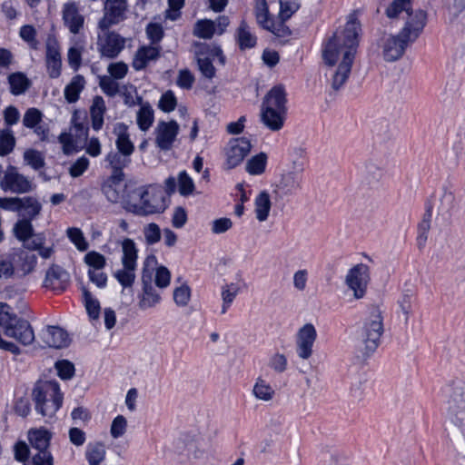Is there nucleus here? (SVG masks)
I'll list each match as a JSON object with an SVG mask.
<instances>
[{
	"instance_id": "obj_1",
	"label": "nucleus",
	"mask_w": 465,
	"mask_h": 465,
	"mask_svg": "<svg viewBox=\"0 0 465 465\" xmlns=\"http://www.w3.org/2000/svg\"><path fill=\"white\" fill-rule=\"evenodd\" d=\"M361 24L351 15L343 29L334 32L322 48V59L327 65L325 76L334 91L347 82L359 45Z\"/></svg>"
},
{
	"instance_id": "obj_2",
	"label": "nucleus",
	"mask_w": 465,
	"mask_h": 465,
	"mask_svg": "<svg viewBox=\"0 0 465 465\" xmlns=\"http://www.w3.org/2000/svg\"><path fill=\"white\" fill-rule=\"evenodd\" d=\"M384 333V312L378 304H371L355 332V347L363 356H371L379 347Z\"/></svg>"
},
{
	"instance_id": "obj_3",
	"label": "nucleus",
	"mask_w": 465,
	"mask_h": 465,
	"mask_svg": "<svg viewBox=\"0 0 465 465\" xmlns=\"http://www.w3.org/2000/svg\"><path fill=\"white\" fill-rule=\"evenodd\" d=\"M411 1L393 0L386 9V15L389 19L404 20V25L398 34L409 45L419 38L427 23V13L421 9L412 10Z\"/></svg>"
},
{
	"instance_id": "obj_4",
	"label": "nucleus",
	"mask_w": 465,
	"mask_h": 465,
	"mask_svg": "<svg viewBox=\"0 0 465 465\" xmlns=\"http://www.w3.org/2000/svg\"><path fill=\"white\" fill-rule=\"evenodd\" d=\"M166 207L163 192L153 185L135 187L126 196V210L136 215L161 213Z\"/></svg>"
},
{
	"instance_id": "obj_5",
	"label": "nucleus",
	"mask_w": 465,
	"mask_h": 465,
	"mask_svg": "<svg viewBox=\"0 0 465 465\" xmlns=\"http://www.w3.org/2000/svg\"><path fill=\"white\" fill-rule=\"evenodd\" d=\"M447 405L445 433L450 440L460 445L465 440V387H455Z\"/></svg>"
},
{
	"instance_id": "obj_6",
	"label": "nucleus",
	"mask_w": 465,
	"mask_h": 465,
	"mask_svg": "<svg viewBox=\"0 0 465 465\" xmlns=\"http://www.w3.org/2000/svg\"><path fill=\"white\" fill-rule=\"evenodd\" d=\"M456 208L455 191L452 186L445 185L436 196L432 206L433 228L440 230L447 227L451 221L453 212Z\"/></svg>"
},
{
	"instance_id": "obj_7",
	"label": "nucleus",
	"mask_w": 465,
	"mask_h": 465,
	"mask_svg": "<svg viewBox=\"0 0 465 465\" xmlns=\"http://www.w3.org/2000/svg\"><path fill=\"white\" fill-rule=\"evenodd\" d=\"M122 247V265L123 268L117 270L114 277L123 287H131L135 280V271L137 267L138 250L135 242L130 238H125L121 242Z\"/></svg>"
},
{
	"instance_id": "obj_8",
	"label": "nucleus",
	"mask_w": 465,
	"mask_h": 465,
	"mask_svg": "<svg viewBox=\"0 0 465 465\" xmlns=\"http://www.w3.org/2000/svg\"><path fill=\"white\" fill-rule=\"evenodd\" d=\"M32 448V461L25 465H53V457L48 451L50 434L45 430H34L28 433Z\"/></svg>"
},
{
	"instance_id": "obj_9",
	"label": "nucleus",
	"mask_w": 465,
	"mask_h": 465,
	"mask_svg": "<svg viewBox=\"0 0 465 465\" xmlns=\"http://www.w3.org/2000/svg\"><path fill=\"white\" fill-rule=\"evenodd\" d=\"M124 176L110 174L102 185V192L109 202L122 203L126 209V196L135 186L132 182L124 183Z\"/></svg>"
},
{
	"instance_id": "obj_10",
	"label": "nucleus",
	"mask_w": 465,
	"mask_h": 465,
	"mask_svg": "<svg viewBox=\"0 0 465 465\" xmlns=\"http://www.w3.org/2000/svg\"><path fill=\"white\" fill-rule=\"evenodd\" d=\"M302 165H295L292 169L285 170L274 185L275 196L282 199L301 191L302 189Z\"/></svg>"
},
{
	"instance_id": "obj_11",
	"label": "nucleus",
	"mask_w": 465,
	"mask_h": 465,
	"mask_svg": "<svg viewBox=\"0 0 465 465\" xmlns=\"http://www.w3.org/2000/svg\"><path fill=\"white\" fill-rule=\"evenodd\" d=\"M194 54L197 59L199 70L206 78L212 79L215 75V68L212 59L219 57L221 63H224V56L218 46H211L207 44L197 43L194 45Z\"/></svg>"
},
{
	"instance_id": "obj_12",
	"label": "nucleus",
	"mask_w": 465,
	"mask_h": 465,
	"mask_svg": "<svg viewBox=\"0 0 465 465\" xmlns=\"http://www.w3.org/2000/svg\"><path fill=\"white\" fill-rule=\"evenodd\" d=\"M369 282V267L363 263H358L351 267L344 280L347 288L352 292V296L356 300H361L365 296Z\"/></svg>"
},
{
	"instance_id": "obj_13",
	"label": "nucleus",
	"mask_w": 465,
	"mask_h": 465,
	"mask_svg": "<svg viewBox=\"0 0 465 465\" xmlns=\"http://www.w3.org/2000/svg\"><path fill=\"white\" fill-rule=\"evenodd\" d=\"M103 11L104 15L98 21L97 27L101 31H105L126 19L127 0H105Z\"/></svg>"
},
{
	"instance_id": "obj_14",
	"label": "nucleus",
	"mask_w": 465,
	"mask_h": 465,
	"mask_svg": "<svg viewBox=\"0 0 465 465\" xmlns=\"http://www.w3.org/2000/svg\"><path fill=\"white\" fill-rule=\"evenodd\" d=\"M385 176V164L375 158H370L362 163L361 185L366 190H377Z\"/></svg>"
},
{
	"instance_id": "obj_15",
	"label": "nucleus",
	"mask_w": 465,
	"mask_h": 465,
	"mask_svg": "<svg viewBox=\"0 0 465 465\" xmlns=\"http://www.w3.org/2000/svg\"><path fill=\"white\" fill-rule=\"evenodd\" d=\"M0 186L4 191L14 193H26L35 188L32 180L20 173L15 166H9L6 169Z\"/></svg>"
},
{
	"instance_id": "obj_16",
	"label": "nucleus",
	"mask_w": 465,
	"mask_h": 465,
	"mask_svg": "<svg viewBox=\"0 0 465 465\" xmlns=\"http://www.w3.org/2000/svg\"><path fill=\"white\" fill-rule=\"evenodd\" d=\"M103 32L104 34L99 35L97 39L99 52L102 56L114 58L124 49L125 39L109 29Z\"/></svg>"
},
{
	"instance_id": "obj_17",
	"label": "nucleus",
	"mask_w": 465,
	"mask_h": 465,
	"mask_svg": "<svg viewBox=\"0 0 465 465\" xmlns=\"http://www.w3.org/2000/svg\"><path fill=\"white\" fill-rule=\"evenodd\" d=\"M251 148V142L245 137L231 139L225 148L227 168L238 166L248 155Z\"/></svg>"
},
{
	"instance_id": "obj_18",
	"label": "nucleus",
	"mask_w": 465,
	"mask_h": 465,
	"mask_svg": "<svg viewBox=\"0 0 465 465\" xmlns=\"http://www.w3.org/2000/svg\"><path fill=\"white\" fill-rule=\"evenodd\" d=\"M317 339V331L313 324L306 323L296 334V352L299 358L308 360L313 353V345Z\"/></svg>"
},
{
	"instance_id": "obj_19",
	"label": "nucleus",
	"mask_w": 465,
	"mask_h": 465,
	"mask_svg": "<svg viewBox=\"0 0 465 465\" xmlns=\"http://www.w3.org/2000/svg\"><path fill=\"white\" fill-rule=\"evenodd\" d=\"M179 132V124L172 120L160 121L154 129L155 143L163 151H168L173 147Z\"/></svg>"
},
{
	"instance_id": "obj_20",
	"label": "nucleus",
	"mask_w": 465,
	"mask_h": 465,
	"mask_svg": "<svg viewBox=\"0 0 465 465\" xmlns=\"http://www.w3.org/2000/svg\"><path fill=\"white\" fill-rule=\"evenodd\" d=\"M32 398L35 408H41V404L57 400V398H63V394L60 392L59 384L56 381H44L35 383L32 391Z\"/></svg>"
},
{
	"instance_id": "obj_21",
	"label": "nucleus",
	"mask_w": 465,
	"mask_h": 465,
	"mask_svg": "<svg viewBox=\"0 0 465 465\" xmlns=\"http://www.w3.org/2000/svg\"><path fill=\"white\" fill-rule=\"evenodd\" d=\"M4 333L25 346L32 344L35 341V332L31 324L22 318H18L11 325H7Z\"/></svg>"
},
{
	"instance_id": "obj_22",
	"label": "nucleus",
	"mask_w": 465,
	"mask_h": 465,
	"mask_svg": "<svg viewBox=\"0 0 465 465\" xmlns=\"http://www.w3.org/2000/svg\"><path fill=\"white\" fill-rule=\"evenodd\" d=\"M62 19L64 25L73 35H78L84 29L85 19L75 2L65 3L63 5Z\"/></svg>"
},
{
	"instance_id": "obj_23",
	"label": "nucleus",
	"mask_w": 465,
	"mask_h": 465,
	"mask_svg": "<svg viewBox=\"0 0 465 465\" xmlns=\"http://www.w3.org/2000/svg\"><path fill=\"white\" fill-rule=\"evenodd\" d=\"M410 45L399 34L390 35L382 39V56L388 62H394L400 59Z\"/></svg>"
},
{
	"instance_id": "obj_24",
	"label": "nucleus",
	"mask_w": 465,
	"mask_h": 465,
	"mask_svg": "<svg viewBox=\"0 0 465 465\" xmlns=\"http://www.w3.org/2000/svg\"><path fill=\"white\" fill-rule=\"evenodd\" d=\"M40 338L46 346L54 349L66 347L70 341L68 333L57 326L45 327L42 330Z\"/></svg>"
},
{
	"instance_id": "obj_25",
	"label": "nucleus",
	"mask_w": 465,
	"mask_h": 465,
	"mask_svg": "<svg viewBox=\"0 0 465 465\" xmlns=\"http://www.w3.org/2000/svg\"><path fill=\"white\" fill-rule=\"evenodd\" d=\"M162 51L160 45H143L137 49L133 59L132 65L134 70L144 69L151 62H155Z\"/></svg>"
},
{
	"instance_id": "obj_26",
	"label": "nucleus",
	"mask_w": 465,
	"mask_h": 465,
	"mask_svg": "<svg viewBox=\"0 0 465 465\" xmlns=\"http://www.w3.org/2000/svg\"><path fill=\"white\" fill-rule=\"evenodd\" d=\"M46 66L51 78H57L61 74L62 60L59 45L55 39L48 38L46 41Z\"/></svg>"
},
{
	"instance_id": "obj_27",
	"label": "nucleus",
	"mask_w": 465,
	"mask_h": 465,
	"mask_svg": "<svg viewBox=\"0 0 465 465\" xmlns=\"http://www.w3.org/2000/svg\"><path fill=\"white\" fill-rule=\"evenodd\" d=\"M285 111L262 107L261 109V122L271 131H280L284 124Z\"/></svg>"
},
{
	"instance_id": "obj_28",
	"label": "nucleus",
	"mask_w": 465,
	"mask_h": 465,
	"mask_svg": "<svg viewBox=\"0 0 465 465\" xmlns=\"http://www.w3.org/2000/svg\"><path fill=\"white\" fill-rule=\"evenodd\" d=\"M113 133L116 135V152L131 156L134 152V144L130 139L127 126L123 123H117Z\"/></svg>"
},
{
	"instance_id": "obj_29",
	"label": "nucleus",
	"mask_w": 465,
	"mask_h": 465,
	"mask_svg": "<svg viewBox=\"0 0 465 465\" xmlns=\"http://www.w3.org/2000/svg\"><path fill=\"white\" fill-rule=\"evenodd\" d=\"M143 292L139 296L138 306L141 310H147L154 307L161 301V296L156 292L154 287L152 285V281L149 277H142Z\"/></svg>"
},
{
	"instance_id": "obj_30",
	"label": "nucleus",
	"mask_w": 465,
	"mask_h": 465,
	"mask_svg": "<svg viewBox=\"0 0 465 465\" xmlns=\"http://www.w3.org/2000/svg\"><path fill=\"white\" fill-rule=\"evenodd\" d=\"M69 280L66 271L58 265H52L46 272L44 285L53 290H63Z\"/></svg>"
},
{
	"instance_id": "obj_31",
	"label": "nucleus",
	"mask_w": 465,
	"mask_h": 465,
	"mask_svg": "<svg viewBox=\"0 0 465 465\" xmlns=\"http://www.w3.org/2000/svg\"><path fill=\"white\" fill-rule=\"evenodd\" d=\"M252 394L259 401L270 402L275 398L276 391L263 377L258 376L254 380Z\"/></svg>"
},
{
	"instance_id": "obj_32",
	"label": "nucleus",
	"mask_w": 465,
	"mask_h": 465,
	"mask_svg": "<svg viewBox=\"0 0 465 465\" xmlns=\"http://www.w3.org/2000/svg\"><path fill=\"white\" fill-rule=\"evenodd\" d=\"M111 174L124 175V169L131 163V156L116 151H110L105 156Z\"/></svg>"
},
{
	"instance_id": "obj_33",
	"label": "nucleus",
	"mask_w": 465,
	"mask_h": 465,
	"mask_svg": "<svg viewBox=\"0 0 465 465\" xmlns=\"http://www.w3.org/2000/svg\"><path fill=\"white\" fill-rule=\"evenodd\" d=\"M106 112V105L102 96L96 95L93 99L90 107V115L92 120V127L95 131H99L104 124V115Z\"/></svg>"
},
{
	"instance_id": "obj_34",
	"label": "nucleus",
	"mask_w": 465,
	"mask_h": 465,
	"mask_svg": "<svg viewBox=\"0 0 465 465\" xmlns=\"http://www.w3.org/2000/svg\"><path fill=\"white\" fill-rule=\"evenodd\" d=\"M236 40L242 50L252 48L256 45L257 38L252 33L251 27L245 20H242L237 28Z\"/></svg>"
},
{
	"instance_id": "obj_35",
	"label": "nucleus",
	"mask_w": 465,
	"mask_h": 465,
	"mask_svg": "<svg viewBox=\"0 0 465 465\" xmlns=\"http://www.w3.org/2000/svg\"><path fill=\"white\" fill-rule=\"evenodd\" d=\"M285 92L282 86H274L265 96L262 106L285 111Z\"/></svg>"
},
{
	"instance_id": "obj_36",
	"label": "nucleus",
	"mask_w": 465,
	"mask_h": 465,
	"mask_svg": "<svg viewBox=\"0 0 465 465\" xmlns=\"http://www.w3.org/2000/svg\"><path fill=\"white\" fill-rule=\"evenodd\" d=\"M7 81L10 86V92L14 95H20L25 94L32 84L27 76L21 72L9 74Z\"/></svg>"
},
{
	"instance_id": "obj_37",
	"label": "nucleus",
	"mask_w": 465,
	"mask_h": 465,
	"mask_svg": "<svg viewBox=\"0 0 465 465\" xmlns=\"http://www.w3.org/2000/svg\"><path fill=\"white\" fill-rule=\"evenodd\" d=\"M272 202L266 191L261 192L254 201L255 217L259 222H265L270 214Z\"/></svg>"
},
{
	"instance_id": "obj_38",
	"label": "nucleus",
	"mask_w": 465,
	"mask_h": 465,
	"mask_svg": "<svg viewBox=\"0 0 465 465\" xmlns=\"http://www.w3.org/2000/svg\"><path fill=\"white\" fill-rule=\"evenodd\" d=\"M85 79L81 74L74 75L64 88V98L70 103H75L79 99L80 93L84 89Z\"/></svg>"
},
{
	"instance_id": "obj_39",
	"label": "nucleus",
	"mask_w": 465,
	"mask_h": 465,
	"mask_svg": "<svg viewBox=\"0 0 465 465\" xmlns=\"http://www.w3.org/2000/svg\"><path fill=\"white\" fill-rule=\"evenodd\" d=\"M414 301V293L411 291L404 292L399 298L398 304V315L402 322L407 324L410 317L412 313V304Z\"/></svg>"
},
{
	"instance_id": "obj_40",
	"label": "nucleus",
	"mask_w": 465,
	"mask_h": 465,
	"mask_svg": "<svg viewBox=\"0 0 465 465\" xmlns=\"http://www.w3.org/2000/svg\"><path fill=\"white\" fill-rule=\"evenodd\" d=\"M154 113L149 103H143L136 113V123L141 131L146 132L153 125Z\"/></svg>"
},
{
	"instance_id": "obj_41",
	"label": "nucleus",
	"mask_w": 465,
	"mask_h": 465,
	"mask_svg": "<svg viewBox=\"0 0 465 465\" xmlns=\"http://www.w3.org/2000/svg\"><path fill=\"white\" fill-rule=\"evenodd\" d=\"M105 446L101 442L89 443L85 450L89 465H101L105 460Z\"/></svg>"
},
{
	"instance_id": "obj_42",
	"label": "nucleus",
	"mask_w": 465,
	"mask_h": 465,
	"mask_svg": "<svg viewBox=\"0 0 465 465\" xmlns=\"http://www.w3.org/2000/svg\"><path fill=\"white\" fill-rule=\"evenodd\" d=\"M42 210L41 203L34 197H23L20 204V213L24 219L29 221L39 215Z\"/></svg>"
},
{
	"instance_id": "obj_43",
	"label": "nucleus",
	"mask_w": 465,
	"mask_h": 465,
	"mask_svg": "<svg viewBox=\"0 0 465 465\" xmlns=\"http://www.w3.org/2000/svg\"><path fill=\"white\" fill-rule=\"evenodd\" d=\"M240 290L239 284L235 282L227 283L222 287V314L226 313Z\"/></svg>"
},
{
	"instance_id": "obj_44",
	"label": "nucleus",
	"mask_w": 465,
	"mask_h": 465,
	"mask_svg": "<svg viewBox=\"0 0 465 465\" xmlns=\"http://www.w3.org/2000/svg\"><path fill=\"white\" fill-rule=\"evenodd\" d=\"M267 163V155L264 153H260L246 163V171L252 175H259L264 173Z\"/></svg>"
},
{
	"instance_id": "obj_45",
	"label": "nucleus",
	"mask_w": 465,
	"mask_h": 465,
	"mask_svg": "<svg viewBox=\"0 0 465 465\" xmlns=\"http://www.w3.org/2000/svg\"><path fill=\"white\" fill-rule=\"evenodd\" d=\"M215 34V23L209 19L199 20L193 28V35L203 39H210Z\"/></svg>"
},
{
	"instance_id": "obj_46",
	"label": "nucleus",
	"mask_w": 465,
	"mask_h": 465,
	"mask_svg": "<svg viewBox=\"0 0 465 465\" xmlns=\"http://www.w3.org/2000/svg\"><path fill=\"white\" fill-rule=\"evenodd\" d=\"M15 145V138L13 132L6 129H0V156H5L13 152Z\"/></svg>"
},
{
	"instance_id": "obj_47",
	"label": "nucleus",
	"mask_w": 465,
	"mask_h": 465,
	"mask_svg": "<svg viewBox=\"0 0 465 465\" xmlns=\"http://www.w3.org/2000/svg\"><path fill=\"white\" fill-rule=\"evenodd\" d=\"M84 302L89 317L93 320H96L100 315V303L98 300L93 297L91 292L85 288H82Z\"/></svg>"
},
{
	"instance_id": "obj_48",
	"label": "nucleus",
	"mask_w": 465,
	"mask_h": 465,
	"mask_svg": "<svg viewBox=\"0 0 465 465\" xmlns=\"http://www.w3.org/2000/svg\"><path fill=\"white\" fill-rule=\"evenodd\" d=\"M18 268L23 272V275H26L32 272L36 264V255L28 251H21L18 254Z\"/></svg>"
},
{
	"instance_id": "obj_49",
	"label": "nucleus",
	"mask_w": 465,
	"mask_h": 465,
	"mask_svg": "<svg viewBox=\"0 0 465 465\" xmlns=\"http://www.w3.org/2000/svg\"><path fill=\"white\" fill-rule=\"evenodd\" d=\"M24 161L35 171L40 170L45 164L43 153L35 149H27L25 151Z\"/></svg>"
},
{
	"instance_id": "obj_50",
	"label": "nucleus",
	"mask_w": 465,
	"mask_h": 465,
	"mask_svg": "<svg viewBox=\"0 0 465 465\" xmlns=\"http://www.w3.org/2000/svg\"><path fill=\"white\" fill-rule=\"evenodd\" d=\"M255 17L257 23L265 28L272 19L269 15V9L266 0H255Z\"/></svg>"
},
{
	"instance_id": "obj_51",
	"label": "nucleus",
	"mask_w": 465,
	"mask_h": 465,
	"mask_svg": "<svg viewBox=\"0 0 465 465\" xmlns=\"http://www.w3.org/2000/svg\"><path fill=\"white\" fill-rule=\"evenodd\" d=\"M450 153L454 154L457 158L465 152V133L459 132L453 134L449 141Z\"/></svg>"
},
{
	"instance_id": "obj_52",
	"label": "nucleus",
	"mask_w": 465,
	"mask_h": 465,
	"mask_svg": "<svg viewBox=\"0 0 465 465\" xmlns=\"http://www.w3.org/2000/svg\"><path fill=\"white\" fill-rule=\"evenodd\" d=\"M33 232L31 221L27 219L19 220L14 227L15 237L23 242L29 240L33 236Z\"/></svg>"
},
{
	"instance_id": "obj_53",
	"label": "nucleus",
	"mask_w": 465,
	"mask_h": 465,
	"mask_svg": "<svg viewBox=\"0 0 465 465\" xmlns=\"http://www.w3.org/2000/svg\"><path fill=\"white\" fill-rule=\"evenodd\" d=\"M59 143L63 145V152L68 155L78 150L81 147L78 140L74 139L73 133H62L58 137Z\"/></svg>"
},
{
	"instance_id": "obj_54",
	"label": "nucleus",
	"mask_w": 465,
	"mask_h": 465,
	"mask_svg": "<svg viewBox=\"0 0 465 465\" xmlns=\"http://www.w3.org/2000/svg\"><path fill=\"white\" fill-rule=\"evenodd\" d=\"M120 92L124 96V101L126 105L132 107L143 104L142 97L138 95L137 90L133 84L123 85Z\"/></svg>"
},
{
	"instance_id": "obj_55",
	"label": "nucleus",
	"mask_w": 465,
	"mask_h": 465,
	"mask_svg": "<svg viewBox=\"0 0 465 465\" xmlns=\"http://www.w3.org/2000/svg\"><path fill=\"white\" fill-rule=\"evenodd\" d=\"M67 237L75 245L77 250L84 252L88 249L89 244L84 236L83 232L76 227L68 228L66 231Z\"/></svg>"
},
{
	"instance_id": "obj_56",
	"label": "nucleus",
	"mask_w": 465,
	"mask_h": 465,
	"mask_svg": "<svg viewBox=\"0 0 465 465\" xmlns=\"http://www.w3.org/2000/svg\"><path fill=\"white\" fill-rule=\"evenodd\" d=\"M99 86L108 96L114 97L120 93L119 84L112 77L104 75L99 79Z\"/></svg>"
},
{
	"instance_id": "obj_57",
	"label": "nucleus",
	"mask_w": 465,
	"mask_h": 465,
	"mask_svg": "<svg viewBox=\"0 0 465 465\" xmlns=\"http://www.w3.org/2000/svg\"><path fill=\"white\" fill-rule=\"evenodd\" d=\"M84 260L92 270H102L106 264L105 257L95 251L88 252Z\"/></svg>"
},
{
	"instance_id": "obj_58",
	"label": "nucleus",
	"mask_w": 465,
	"mask_h": 465,
	"mask_svg": "<svg viewBox=\"0 0 465 465\" xmlns=\"http://www.w3.org/2000/svg\"><path fill=\"white\" fill-rule=\"evenodd\" d=\"M300 5L296 0H280L279 17L286 21L299 9Z\"/></svg>"
},
{
	"instance_id": "obj_59",
	"label": "nucleus",
	"mask_w": 465,
	"mask_h": 465,
	"mask_svg": "<svg viewBox=\"0 0 465 465\" xmlns=\"http://www.w3.org/2000/svg\"><path fill=\"white\" fill-rule=\"evenodd\" d=\"M63 398H57L52 401H46V403L41 404V408H35L36 411L43 417L53 418L59 408L62 406Z\"/></svg>"
},
{
	"instance_id": "obj_60",
	"label": "nucleus",
	"mask_w": 465,
	"mask_h": 465,
	"mask_svg": "<svg viewBox=\"0 0 465 465\" xmlns=\"http://www.w3.org/2000/svg\"><path fill=\"white\" fill-rule=\"evenodd\" d=\"M178 190L183 196L192 194L194 191L193 181L185 171L181 172L178 175Z\"/></svg>"
},
{
	"instance_id": "obj_61",
	"label": "nucleus",
	"mask_w": 465,
	"mask_h": 465,
	"mask_svg": "<svg viewBox=\"0 0 465 465\" xmlns=\"http://www.w3.org/2000/svg\"><path fill=\"white\" fill-rule=\"evenodd\" d=\"M144 239L147 244L153 245L158 242L161 239V229L154 223H151L144 226L143 230Z\"/></svg>"
},
{
	"instance_id": "obj_62",
	"label": "nucleus",
	"mask_w": 465,
	"mask_h": 465,
	"mask_svg": "<svg viewBox=\"0 0 465 465\" xmlns=\"http://www.w3.org/2000/svg\"><path fill=\"white\" fill-rule=\"evenodd\" d=\"M43 114L36 108H29L24 114L23 124L32 129L38 124L42 123Z\"/></svg>"
},
{
	"instance_id": "obj_63",
	"label": "nucleus",
	"mask_w": 465,
	"mask_h": 465,
	"mask_svg": "<svg viewBox=\"0 0 465 465\" xmlns=\"http://www.w3.org/2000/svg\"><path fill=\"white\" fill-rule=\"evenodd\" d=\"M268 365L275 372L282 373L287 370V365H288L287 358L282 353H279V352L274 353L269 359Z\"/></svg>"
},
{
	"instance_id": "obj_64",
	"label": "nucleus",
	"mask_w": 465,
	"mask_h": 465,
	"mask_svg": "<svg viewBox=\"0 0 465 465\" xmlns=\"http://www.w3.org/2000/svg\"><path fill=\"white\" fill-rule=\"evenodd\" d=\"M191 299V289L188 285L183 284L173 291V300L178 306H186Z\"/></svg>"
}]
</instances>
